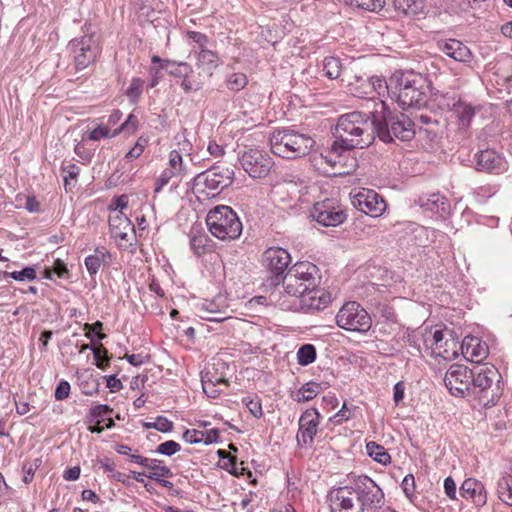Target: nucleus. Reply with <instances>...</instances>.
Returning <instances> with one entry per match:
<instances>
[{
	"mask_svg": "<svg viewBox=\"0 0 512 512\" xmlns=\"http://www.w3.org/2000/svg\"><path fill=\"white\" fill-rule=\"evenodd\" d=\"M331 512H365L381 507L382 489L366 475H351L329 492Z\"/></svg>",
	"mask_w": 512,
	"mask_h": 512,
	"instance_id": "nucleus-1",
	"label": "nucleus"
},
{
	"mask_svg": "<svg viewBox=\"0 0 512 512\" xmlns=\"http://www.w3.org/2000/svg\"><path fill=\"white\" fill-rule=\"evenodd\" d=\"M378 121L376 107L369 114L354 111L340 116L333 132L336 140L332 152L339 154L340 150L368 147L377 135Z\"/></svg>",
	"mask_w": 512,
	"mask_h": 512,
	"instance_id": "nucleus-2",
	"label": "nucleus"
},
{
	"mask_svg": "<svg viewBox=\"0 0 512 512\" xmlns=\"http://www.w3.org/2000/svg\"><path fill=\"white\" fill-rule=\"evenodd\" d=\"M390 91L392 99L402 109L424 107L428 100L425 79L413 72L394 73L390 78Z\"/></svg>",
	"mask_w": 512,
	"mask_h": 512,
	"instance_id": "nucleus-3",
	"label": "nucleus"
},
{
	"mask_svg": "<svg viewBox=\"0 0 512 512\" xmlns=\"http://www.w3.org/2000/svg\"><path fill=\"white\" fill-rule=\"evenodd\" d=\"M319 268L309 261H299L288 269L282 278V286L285 292L284 296L276 291L270 294L271 300L278 302V299H286L292 297V301H296L303 296L305 292L316 288L320 282Z\"/></svg>",
	"mask_w": 512,
	"mask_h": 512,
	"instance_id": "nucleus-4",
	"label": "nucleus"
},
{
	"mask_svg": "<svg viewBox=\"0 0 512 512\" xmlns=\"http://www.w3.org/2000/svg\"><path fill=\"white\" fill-rule=\"evenodd\" d=\"M376 113L379 116L377 136L383 142H391L394 138L408 141L415 135L414 123L404 114L394 115L383 100L376 102Z\"/></svg>",
	"mask_w": 512,
	"mask_h": 512,
	"instance_id": "nucleus-5",
	"label": "nucleus"
},
{
	"mask_svg": "<svg viewBox=\"0 0 512 512\" xmlns=\"http://www.w3.org/2000/svg\"><path fill=\"white\" fill-rule=\"evenodd\" d=\"M271 151L283 159H297L309 154L314 140L291 129H278L269 137Z\"/></svg>",
	"mask_w": 512,
	"mask_h": 512,
	"instance_id": "nucleus-6",
	"label": "nucleus"
},
{
	"mask_svg": "<svg viewBox=\"0 0 512 512\" xmlns=\"http://www.w3.org/2000/svg\"><path fill=\"white\" fill-rule=\"evenodd\" d=\"M209 232L222 241L235 240L242 233V223L231 207L218 205L206 216Z\"/></svg>",
	"mask_w": 512,
	"mask_h": 512,
	"instance_id": "nucleus-7",
	"label": "nucleus"
},
{
	"mask_svg": "<svg viewBox=\"0 0 512 512\" xmlns=\"http://www.w3.org/2000/svg\"><path fill=\"white\" fill-rule=\"evenodd\" d=\"M67 48L77 71H82L94 65L102 50L99 37L95 32H89V30L82 36L72 39Z\"/></svg>",
	"mask_w": 512,
	"mask_h": 512,
	"instance_id": "nucleus-8",
	"label": "nucleus"
},
{
	"mask_svg": "<svg viewBox=\"0 0 512 512\" xmlns=\"http://www.w3.org/2000/svg\"><path fill=\"white\" fill-rule=\"evenodd\" d=\"M470 393L477 396L484 405H494L498 398L500 374L493 365H482L474 368Z\"/></svg>",
	"mask_w": 512,
	"mask_h": 512,
	"instance_id": "nucleus-9",
	"label": "nucleus"
},
{
	"mask_svg": "<svg viewBox=\"0 0 512 512\" xmlns=\"http://www.w3.org/2000/svg\"><path fill=\"white\" fill-rule=\"evenodd\" d=\"M422 337L425 348L430 350L434 356L444 360L456 359L459 356V351L463 350L462 344L450 330L442 331L427 327L423 330Z\"/></svg>",
	"mask_w": 512,
	"mask_h": 512,
	"instance_id": "nucleus-10",
	"label": "nucleus"
},
{
	"mask_svg": "<svg viewBox=\"0 0 512 512\" xmlns=\"http://www.w3.org/2000/svg\"><path fill=\"white\" fill-rule=\"evenodd\" d=\"M339 328L358 333H366L372 325L368 312L357 302L349 301L343 304L335 317Z\"/></svg>",
	"mask_w": 512,
	"mask_h": 512,
	"instance_id": "nucleus-11",
	"label": "nucleus"
},
{
	"mask_svg": "<svg viewBox=\"0 0 512 512\" xmlns=\"http://www.w3.org/2000/svg\"><path fill=\"white\" fill-rule=\"evenodd\" d=\"M243 169L254 179L265 178L273 167L272 158L263 150L249 148L239 157Z\"/></svg>",
	"mask_w": 512,
	"mask_h": 512,
	"instance_id": "nucleus-12",
	"label": "nucleus"
},
{
	"mask_svg": "<svg viewBox=\"0 0 512 512\" xmlns=\"http://www.w3.org/2000/svg\"><path fill=\"white\" fill-rule=\"evenodd\" d=\"M331 294L325 289H320L318 286L307 291L298 298L296 301H288L287 299H278V305L285 310L290 309H304V310H321L326 308L331 302Z\"/></svg>",
	"mask_w": 512,
	"mask_h": 512,
	"instance_id": "nucleus-13",
	"label": "nucleus"
},
{
	"mask_svg": "<svg viewBox=\"0 0 512 512\" xmlns=\"http://www.w3.org/2000/svg\"><path fill=\"white\" fill-rule=\"evenodd\" d=\"M310 215L315 221L325 227L338 226L347 218L345 210L331 199L317 202L311 209Z\"/></svg>",
	"mask_w": 512,
	"mask_h": 512,
	"instance_id": "nucleus-14",
	"label": "nucleus"
},
{
	"mask_svg": "<svg viewBox=\"0 0 512 512\" xmlns=\"http://www.w3.org/2000/svg\"><path fill=\"white\" fill-rule=\"evenodd\" d=\"M473 371L461 364H453L447 370L444 383L454 396L463 397L470 392Z\"/></svg>",
	"mask_w": 512,
	"mask_h": 512,
	"instance_id": "nucleus-15",
	"label": "nucleus"
},
{
	"mask_svg": "<svg viewBox=\"0 0 512 512\" xmlns=\"http://www.w3.org/2000/svg\"><path fill=\"white\" fill-rule=\"evenodd\" d=\"M186 174L187 168L183 162V157L180 151L176 149L170 151L168 155L167 167L155 180L154 192L159 193L172 178L181 180Z\"/></svg>",
	"mask_w": 512,
	"mask_h": 512,
	"instance_id": "nucleus-16",
	"label": "nucleus"
},
{
	"mask_svg": "<svg viewBox=\"0 0 512 512\" xmlns=\"http://www.w3.org/2000/svg\"><path fill=\"white\" fill-rule=\"evenodd\" d=\"M352 203L359 211L372 217L382 215L386 209L384 199L374 190L370 189H362L357 192L352 198Z\"/></svg>",
	"mask_w": 512,
	"mask_h": 512,
	"instance_id": "nucleus-17",
	"label": "nucleus"
},
{
	"mask_svg": "<svg viewBox=\"0 0 512 512\" xmlns=\"http://www.w3.org/2000/svg\"><path fill=\"white\" fill-rule=\"evenodd\" d=\"M262 263L269 273L279 279L285 275L291 256L286 249L270 247L263 253Z\"/></svg>",
	"mask_w": 512,
	"mask_h": 512,
	"instance_id": "nucleus-18",
	"label": "nucleus"
},
{
	"mask_svg": "<svg viewBox=\"0 0 512 512\" xmlns=\"http://www.w3.org/2000/svg\"><path fill=\"white\" fill-rule=\"evenodd\" d=\"M320 423V414L317 409L310 408L302 413L299 419L297 443L300 446H311L317 434Z\"/></svg>",
	"mask_w": 512,
	"mask_h": 512,
	"instance_id": "nucleus-19",
	"label": "nucleus"
},
{
	"mask_svg": "<svg viewBox=\"0 0 512 512\" xmlns=\"http://www.w3.org/2000/svg\"><path fill=\"white\" fill-rule=\"evenodd\" d=\"M459 493L462 498L473 503L477 508L487 503V491L485 485L474 478H467L463 481Z\"/></svg>",
	"mask_w": 512,
	"mask_h": 512,
	"instance_id": "nucleus-20",
	"label": "nucleus"
},
{
	"mask_svg": "<svg viewBox=\"0 0 512 512\" xmlns=\"http://www.w3.org/2000/svg\"><path fill=\"white\" fill-rule=\"evenodd\" d=\"M202 175L208 189L222 190L231 184L234 172L229 167L214 166Z\"/></svg>",
	"mask_w": 512,
	"mask_h": 512,
	"instance_id": "nucleus-21",
	"label": "nucleus"
},
{
	"mask_svg": "<svg viewBox=\"0 0 512 512\" xmlns=\"http://www.w3.org/2000/svg\"><path fill=\"white\" fill-rule=\"evenodd\" d=\"M418 204L424 211H431L442 218L446 217L450 212V204L448 200L439 193H432L419 197Z\"/></svg>",
	"mask_w": 512,
	"mask_h": 512,
	"instance_id": "nucleus-22",
	"label": "nucleus"
},
{
	"mask_svg": "<svg viewBox=\"0 0 512 512\" xmlns=\"http://www.w3.org/2000/svg\"><path fill=\"white\" fill-rule=\"evenodd\" d=\"M476 168L479 171L498 173L504 168V159L494 150L486 149L476 154Z\"/></svg>",
	"mask_w": 512,
	"mask_h": 512,
	"instance_id": "nucleus-23",
	"label": "nucleus"
},
{
	"mask_svg": "<svg viewBox=\"0 0 512 512\" xmlns=\"http://www.w3.org/2000/svg\"><path fill=\"white\" fill-rule=\"evenodd\" d=\"M438 48L448 57L459 62H469L472 58L470 49L461 41L449 39L438 42Z\"/></svg>",
	"mask_w": 512,
	"mask_h": 512,
	"instance_id": "nucleus-24",
	"label": "nucleus"
},
{
	"mask_svg": "<svg viewBox=\"0 0 512 512\" xmlns=\"http://www.w3.org/2000/svg\"><path fill=\"white\" fill-rule=\"evenodd\" d=\"M109 227L111 235L120 240H127L129 231L134 230L130 219L121 211L110 215Z\"/></svg>",
	"mask_w": 512,
	"mask_h": 512,
	"instance_id": "nucleus-25",
	"label": "nucleus"
},
{
	"mask_svg": "<svg viewBox=\"0 0 512 512\" xmlns=\"http://www.w3.org/2000/svg\"><path fill=\"white\" fill-rule=\"evenodd\" d=\"M447 107L454 112L463 127H468L470 125L471 120L475 115V108L472 105L462 101L461 99L456 100L453 98L452 103H448Z\"/></svg>",
	"mask_w": 512,
	"mask_h": 512,
	"instance_id": "nucleus-26",
	"label": "nucleus"
},
{
	"mask_svg": "<svg viewBox=\"0 0 512 512\" xmlns=\"http://www.w3.org/2000/svg\"><path fill=\"white\" fill-rule=\"evenodd\" d=\"M496 495L505 505L512 507V473L503 472L496 481Z\"/></svg>",
	"mask_w": 512,
	"mask_h": 512,
	"instance_id": "nucleus-27",
	"label": "nucleus"
},
{
	"mask_svg": "<svg viewBox=\"0 0 512 512\" xmlns=\"http://www.w3.org/2000/svg\"><path fill=\"white\" fill-rule=\"evenodd\" d=\"M465 353L470 355L472 361L479 362L488 355V346L476 337H466L462 343Z\"/></svg>",
	"mask_w": 512,
	"mask_h": 512,
	"instance_id": "nucleus-28",
	"label": "nucleus"
},
{
	"mask_svg": "<svg viewBox=\"0 0 512 512\" xmlns=\"http://www.w3.org/2000/svg\"><path fill=\"white\" fill-rule=\"evenodd\" d=\"M355 80H348L350 92L358 98L372 99V88L370 77L355 76Z\"/></svg>",
	"mask_w": 512,
	"mask_h": 512,
	"instance_id": "nucleus-29",
	"label": "nucleus"
},
{
	"mask_svg": "<svg viewBox=\"0 0 512 512\" xmlns=\"http://www.w3.org/2000/svg\"><path fill=\"white\" fill-rule=\"evenodd\" d=\"M110 258L105 248H96L94 253L85 258V266L91 276L96 275L101 266Z\"/></svg>",
	"mask_w": 512,
	"mask_h": 512,
	"instance_id": "nucleus-30",
	"label": "nucleus"
},
{
	"mask_svg": "<svg viewBox=\"0 0 512 512\" xmlns=\"http://www.w3.org/2000/svg\"><path fill=\"white\" fill-rule=\"evenodd\" d=\"M227 309V299L220 295L212 300H205L197 306L198 313L226 314Z\"/></svg>",
	"mask_w": 512,
	"mask_h": 512,
	"instance_id": "nucleus-31",
	"label": "nucleus"
},
{
	"mask_svg": "<svg viewBox=\"0 0 512 512\" xmlns=\"http://www.w3.org/2000/svg\"><path fill=\"white\" fill-rule=\"evenodd\" d=\"M197 65L211 75L212 71L219 65V57L210 50L201 49L197 56Z\"/></svg>",
	"mask_w": 512,
	"mask_h": 512,
	"instance_id": "nucleus-32",
	"label": "nucleus"
},
{
	"mask_svg": "<svg viewBox=\"0 0 512 512\" xmlns=\"http://www.w3.org/2000/svg\"><path fill=\"white\" fill-rule=\"evenodd\" d=\"M320 390L321 385L319 383L307 382L293 394V398L297 402H307L314 399L319 394Z\"/></svg>",
	"mask_w": 512,
	"mask_h": 512,
	"instance_id": "nucleus-33",
	"label": "nucleus"
},
{
	"mask_svg": "<svg viewBox=\"0 0 512 512\" xmlns=\"http://www.w3.org/2000/svg\"><path fill=\"white\" fill-rule=\"evenodd\" d=\"M151 472L147 475L148 478L155 481H161V478L172 477V471L163 462L157 459H150L146 466Z\"/></svg>",
	"mask_w": 512,
	"mask_h": 512,
	"instance_id": "nucleus-34",
	"label": "nucleus"
},
{
	"mask_svg": "<svg viewBox=\"0 0 512 512\" xmlns=\"http://www.w3.org/2000/svg\"><path fill=\"white\" fill-rule=\"evenodd\" d=\"M394 6L406 15H418L424 9V2L422 0H394Z\"/></svg>",
	"mask_w": 512,
	"mask_h": 512,
	"instance_id": "nucleus-35",
	"label": "nucleus"
},
{
	"mask_svg": "<svg viewBox=\"0 0 512 512\" xmlns=\"http://www.w3.org/2000/svg\"><path fill=\"white\" fill-rule=\"evenodd\" d=\"M162 69H165L171 76L182 79L188 76V73H193L192 67L185 62L165 61Z\"/></svg>",
	"mask_w": 512,
	"mask_h": 512,
	"instance_id": "nucleus-36",
	"label": "nucleus"
},
{
	"mask_svg": "<svg viewBox=\"0 0 512 512\" xmlns=\"http://www.w3.org/2000/svg\"><path fill=\"white\" fill-rule=\"evenodd\" d=\"M3 279L12 278L18 282H31L37 278L36 269L32 266L24 267L20 271L3 272Z\"/></svg>",
	"mask_w": 512,
	"mask_h": 512,
	"instance_id": "nucleus-37",
	"label": "nucleus"
},
{
	"mask_svg": "<svg viewBox=\"0 0 512 512\" xmlns=\"http://www.w3.org/2000/svg\"><path fill=\"white\" fill-rule=\"evenodd\" d=\"M366 451L370 457H372L375 461L379 462L380 464H387L391 460V457L389 453L386 451V449L383 446L377 444L376 442H368L366 444Z\"/></svg>",
	"mask_w": 512,
	"mask_h": 512,
	"instance_id": "nucleus-38",
	"label": "nucleus"
},
{
	"mask_svg": "<svg viewBox=\"0 0 512 512\" xmlns=\"http://www.w3.org/2000/svg\"><path fill=\"white\" fill-rule=\"evenodd\" d=\"M323 71L329 79H338L342 74V65L338 58L329 56L323 60Z\"/></svg>",
	"mask_w": 512,
	"mask_h": 512,
	"instance_id": "nucleus-39",
	"label": "nucleus"
},
{
	"mask_svg": "<svg viewBox=\"0 0 512 512\" xmlns=\"http://www.w3.org/2000/svg\"><path fill=\"white\" fill-rule=\"evenodd\" d=\"M119 134V130L111 129L104 124H99L96 128L89 132L87 139L99 141L101 139L113 138Z\"/></svg>",
	"mask_w": 512,
	"mask_h": 512,
	"instance_id": "nucleus-40",
	"label": "nucleus"
},
{
	"mask_svg": "<svg viewBox=\"0 0 512 512\" xmlns=\"http://www.w3.org/2000/svg\"><path fill=\"white\" fill-rule=\"evenodd\" d=\"M316 359V349L312 344L302 345L297 352L298 363L307 366Z\"/></svg>",
	"mask_w": 512,
	"mask_h": 512,
	"instance_id": "nucleus-41",
	"label": "nucleus"
},
{
	"mask_svg": "<svg viewBox=\"0 0 512 512\" xmlns=\"http://www.w3.org/2000/svg\"><path fill=\"white\" fill-rule=\"evenodd\" d=\"M345 3L367 11L377 12L384 7L385 0H345Z\"/></svg>",
	"mask_w": 512,
	"mask_h": 512,
	"instance_id": "nucleus-42",
	"label": "nucleus"
},
{
	"mask_svg": "<svg viewBox=\"0 0 512 512\" xmlns=\"http://www.w3.org/2000/svg\"><path fill=\"white\" fill-rule=\"evenodd\" d=\"M247 83V76L243 73H233L228 76L226 81L227 88L235 92L242 90Z\"/></svg>",
	"mask_w": 512,
	"mask_h": 512,
	"instance_id": "nucleus-43",
	"label": "nucleus"
},
{
	"mask_svg": "<svg viewBox=\"0 0 512 512\" xmlns=\"http://www.w3.org/2000/svg\"><path fill=\"white\" fill-rule=\"evenodd\" d=\"M63 179L65 189L68 190L71 185V180L76 181L80 173V167L76 164L69 163L62 167Z\"/></svg>",
	"mask_w": 512,
	"mask_h": 512,
	"instance_id": "nucleus-44",
	"label": "nucleus"
},
{
	"mask_svg": "<svg viewBox=\"0 0 512 512\" xmlns=\"http://www.w3.org/2000/svg\"><path fill=\"white\" fill-rule=\"evenodd\" d=\"M98 464H99L100 468L103 469V472L111 473V475H110L111 478H113L119 482H124V475L115 470L116 465L111 459H109V458L100 459L98 461Z\"/></svg>",
	"mask_w": 512,
	"mask_h": 512,
	"instance_id": "nucleus-45",
	"label": "nucleus"
},
{
	"mask_svg": "<svg viewBox=\"0 0 512 512\" xmlns=\"http://www.w3.org/2000/svg\"><path fill=\"white\" fill-rule=\"evenodd\" d=\"M201 379H211V381L216 384L223 385L224 387L228 386V380L223 375L218 373V369L215 367V365H213L211 368H206L201 373Z\"/></svg>",
	"mask_w": 512,
	"mask_h": 512,
	"instance_id": "nucleus-46",
	"label": "nucleus"
},
{
	"mask_svg": "<svg viewBox=\"0 0 512 512\" xmlns=\"http://www.w3.org/2000/svg\"><path fill=\"white\" fill-rule=\"evenodd\" d=\"M370 79H371V84H373V86H374L372 88V99H374L376 96L383 95L385 92H388L389 94H391L390 82L387 83L385 79L380 78V77H370Z\"/></svg>",
	"mask_w": 512,
	"mask_h": 512,
	"instance_id": "nucleus-47",
	"label": "nucleus"
},
{
	"mask_svg": "<svg viewBox=\"0 0 512 512\" xmlns=\"http://www.w3.org/2000/svg\"><path fill=\"white\" fill-rule=\"evenodd\" d=\"M180 86L186 93H190L200 90L203 82L196 79L193 73H188V76L182 79Z\"/></svg>",
	"mask_w": 512,
	"mask_h": 512,
	"instance_id": "nucleus-48",
	"label": "nucleus"
},
{
	"mask_svg": "<svg viewBox=\"0 0 512 512\" xmlns=\"http://www.w3.org/2000/svg\"><path fill=\"white\" fill-rule=\"evenodd\" d=\"M242 402L254 417H262L263 410L261 402L258 397L247 396L243 398Z\"/></svg>",
	"mask_w": 512,
	"mask_h": 512,
	"instance_id": "nucleus-49",
	"label": "nucleus"
},
{
	"mask_svg": "<svg viewBox=\"0 0 512 512\" xmlns=\"http://www.w3.org/2000/svg\"><path fill=\"white\" fill-rule=\"evenodd\" d=\"M143 85L144 81L140 78H133L128 89H127V96L132 100L136 101L143 91Z\"/></svg>",
	"mask_w": 512,
	"mask_h": 512,
	"instance_id": "nucleus-50",
	"label": "nucleus"
},
{
	"mask_svg": "<svg viewBox=\"0 0 512 512\" xmlns=\"http://www.w3.org/2000/svg\"><path fill=\"white\" fill-rule=\"evenodd\" d=\"M96 365L99 369H105L109 365V358L107 350L102 345L97 348H92Z\"/></svg>",
	"mask_w": 512,
	"mask_h": 512,
	"instance_id": "nucleus-51",
	"label": "nucleus"
},
{
	"mask_svg": "<svg viewBox=\"0 0 512 512\" xmlns=\"http://www.w3.org/2000/svg\"><path fill=\"white\" fill-rule=\"evenodd\" d=\"M181 446L173 440L166 441L158 445L156 451L162 455L172 456L180 451Z\"/></svg>",
	"mask_w": 512,
	"mask_h": 512,
	"instance_id": "nucleus-52",
	"label": "nucleus"
},
{
	"mask_svg": "<svg viewBox=\"0 0 512 512\" xmlns=\"http://www.w3.org/2000/svg\"><path fill=\"white\" fill-rule=\"evenodd\" d=\"M147 144H148L147 137H144V136L139 137V139L137 140L134 147H132L126 154V158H128V159L138 158L143 153Z\"/></svg>",
	"mask_w": 512,
	"mask_h": 512,
	"instance_id": "nucleus-53",
	"label": "nucleus"
},
{
	"mask_svg": "<svg viewBox=\"0 0 512 512\" xmlns=\"http://www.w3.org/2000/svg\"><path fill=\"white\" fill-rule=\"evenodd\" d=\"M201 383L204 393L210 398L218 397L222 391L220 388L222 385L212 382L211 379H201Z\"/></svg>",
	"mask_w": 512,
	"mask_h": 512,
	"instance_id": "nucleus-54",
	"label": "nucleus"
},
{
	"mask_svg": "<svg viewBox=\"0 0 512 512\" xmlns=\"http://www.w3.org/2000/svg\"><path fill=\"white\" fill-rule=\"evenodd\" d=\"M183 439L190 444L203 443L204 435L203 431L200 430H186L183 434Z\"/></svg>",
	"mask_w": 512,
	"mask_h": 512,
	"instance_id": "nucleus-55",
	"label": "nucleus"
},
{
	"mask_svg": "<svg viewBox=\"0 0 512 512\" xmlns=\"http://www.w3.org/2000/svg\"><path fill=\"white\" fill-rule=\"evenodd\" d=\"M153 425L154 429L163 433L170 432L173 429V422L163 416H158L153 422Z\"/></svg>",
	"mask_w": 512,
	"mask_h": 512,
	"instance_id": "nucleus-56",
	"label": "nucleus"
},
{
	"mask_svg": "<svg viewBox=\"0 0 512 512\" xmlns=\"http://www.w3.org/2000/svg\"><path fill=\"white\" fill-rule=\"evenodd\" d=\"M138 119L134 114H130L125 122H123L116 130H119V134L122 131H131L134 132L138 127Z\"/></svg>",
	"mask_w": 512,
	"mask_h": 512,
	"instance_id": "nucleus-57",
	"label": "nucleus"
},
{
	"mask_svg": "<svg viewBox=\"0 0 512 512\" xmlns=\"http://www.w3.org/2000/svg\"><path fill=\"white\" fill-rule=\"evenodd\" d=\"M69 393H70V384L67 381L62 380L57 385V387L55 389L54 396H55L56 400H64L69 396Z\"/></svg>",
	"mask_w": 512,
	"mask_h": 512,
	"instance_id": "nucleus-58",
	"label": "nucleus"
},
{
	"mask_svg": "<svg viewBox=\"0 0 512 512\" xmlns=\"http://www.w3.org/2000/svg\"><path fill=\"white\" fill-rule=\"evenodd\" d=\"M444 491L445 494L452 500H456L457 497V487L454 479L452 477H447L444 480Z\"/></svg>",
	"mask_w": 512,
	"mask_h": 512,
	"instance_id": "nucleus-59",
	"label": "nucleus"
},
{
	"mask_svg": "<svg viewBox=\"0 0 512 512\" xmlns=\"http://www.w3.org/2000/svg\"><path fill=\"white\" fill-rule=\"evenodd\" d=\"M128 198L126 195H121L115 199H113L111 207V214H115L116 212H123V209L127 208Z\"/></svg>",
	"mask_w": 512,
	"mask_h": 512,
	"instance_id": "nucleus-60",
	"label": "nucleus"
},
{
	"mask_svg": "<svg viewBox=\"0 0 512 512\" xmlns=\"http://www.w3.org/2000/svg\"><path fill=\"white\" fill-rule=\"evenodd\" d=\"M112 412V408L106 404H99L91 408L90 415L93 418H101Z\"/></svg>",
	"mask_w": 512,
	"mask_h": 512,
	"instance_id": "nucleus-61",
	"label": "nucleus"
},
{
	"mask_svg": "<svg viewBox=\"0 0 512 512\" xmlns=\"http://www.w3.org/2000/svg\"><path fill=\"white\" fill-rule=\"evenodd\" d=\"M401 486L405 494L407 496H411L414 493L415 488L414 476L411 474L406 475L402 481Z\"/></svg>",
	"mask_w": 512,
	"mask_h": 512,
	"instance_id": "nucleus-62",
	"label": "nucleus"
},
{
	"mask_svg": "<svg viewBox=\"0 0 512 512\" xmlns=\"http://www.w3.org/2000/svg\"><path fill=\"white\" fill-rule=\"evenodd\" d=\"M405 394V385L403 382H398L394 385L393 388V400L396 405L403 400Z\"/></svg>",
	"mask_w": 512,
	"mask_h": 512,
	"instance_id": "nucleus-63",
	"label": "nucleus"
},
{
	"mask_svg": "<svg viewBox=\"0 0 512 512\" xmlns=\"http://www.w3.org/2000/svg\"><path fill=\"white\" fill-rule=\"evenodd\" d=\"M351 417V412L347 408L346 404H343L341 409L334 415V419L336 423H341L343 421L349 420Z\"/></svg>",
	"mask_w": 512,
	"mask_h": 512,
	"instance_id": "nucleus-64",
	"label": "nucleus"
}]
</instances>
